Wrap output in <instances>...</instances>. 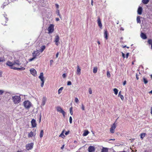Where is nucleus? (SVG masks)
<instances>
[{
    "instance_id": "5",
    "label": "nucleus",
    "mask_w": 152,
    "mask_h": 152,
    "mask_svg": "<svg viewBox=\"0 0 152 152\" xmlns=\"http://www.w3.org/2000/svg\"><path fill=\"white\" fill-rule=\"evenodd\" d=\"M39 78L40 79L42 82L41 84V86L42 87L43 86L45 80L44 79V77L43 76V72H41L40 73L39 76Z\"/></svg>"
},
{
    "instance_id": "22",
    "label": "nucleus",
    "mask_w": 152,
    "mask_h": 152,
    "mask_svg": "<svg viewBox=\"0 0 152 152\" xmlns=\"http://www.w3.org/2000/svg\"><path fill=\"white\" fill-rule=\"evenodd\" d=\"M108 149L107 148L103 147L101 152H108Z\"/></svg>"
},
{
    "instance_id": "20",
    "label": "nucleus",
    "mask_w": 152,
    "mask_h": 152,
    "mask_svg": "<svg viewBox=\"0 0 152 152\" xmlns=\"http://www.w3.org/2000/svg\"><path fill=\"white\" fill-rule=\"evenodd\" d=\"M46 100V97L45 96H43L42 99V102L41 104V105L42 106H43L45 104Z\"/></svg>"
},
{
    "instance_id": "49",
    "label": "nucleus",
    "mask_w": 152,
    "mask_h": 152,
    "mask_svg": "<svg viewBox=\"0 0 152 152\" xmlns=\"http://www.w3.org/2000/svg\"><path fill=\"white\" fill-rule=\"evenodd\" d=\"M69 131L66 132L65 133V134L66 135H67L69 134Z\"/></svg>"
},
{
    "instance_id": "58",
    "label": "nucleus",
    "mask_w": 152,
    "mask_h": 152,
    "mask_svg": "<svg viewBox=\"0 0 152 152\" xmlns=\"http://www.w3.org/2000/svg\"><path fill=\"white\" fill-rule=\"evenodd\" d=\"M70 111H72V107L70 108Z\"/></svg>"
},
{
    "instance_id": "36",
    "label": "nucleus",
    "mask_w": 152,
    "mask_h": 152,
    "mask_svg": "<svg viewBox=\"0 0 152 152\" xmlns=\"http://www.w3.org/2000/svg\"><path fill=\"white\" fill-rule=\"evenodd\" d=\"M45 45H43L42 46L41 51L42 52L45 48Z\"/></svg>"
},
{
    "instance_id": "7",
    "label": "nucleus",
    "mask_w": 152,
    "mask_h": 152,
    "mask_svg": "<svg viewBox=\"0 0 152 152\" xmlns=\"http://www.w3.org/2000/svg\"><path fill=\"white\" fill-rule=\"evenodd\" d=\"M116 127V125L115 123L111 126V127L110 129V132L112 134L114 133L115 132V129Z\"/></svg>"
},
{
    "instance_id": "28",
    "label": "nucleus",
    "mask_w": 152,
    "mask_h": 152,
    "mask_svg": "<svg viewBox=\"0 0 152 152\" xmlns=\"http://www.w3.org/2000/svg\"><path fill=\"white\" fill-rule=\"evenodd\" d=\"M56 13L57 14V15L59 16V17L61 19L62 16L60 14L59 10H57L56 11Z\"/></svg>"
},
{
    "instance_id": "13",
    "label": "nucleus",
    "mask_w": 152,
    "mask_h": 152,
    "mask_svg": "<svg viewBox=\"0 0 152 152\" xmlns=\"http://www.w3.org/2000/svg\"><path fill=\"white\" fill-rule=\"evenodd\" d=\"M97 21L99 26L101 29H102V25L101 23V19L99 17L98 18Z\"/></svg>"
},
{
    "instance_id": "31",
    "label": "nucleus",
    "mask_w": 152,
    "mask_h": 152,
    "mask_svg": "<svg viewBox=\"0 0 152 152\" xmlns=\"http://www.w3.org/2000/svg\"><path fill=\"white\" fill-rule=\"evenodd\" d=\"M43 131L42 130L40 131V135H39L40 137L41 138H42L43 137Z\"/></svg>"
},
{
    "instance_id": "50",
    "label": "nucleus",
    "mask_w": 152,
    "mask_h": 152,
    "mask_svg": "<svg viewBox=\"0 0 152 152\" xmlns=\"http://www.w3.org/2000/svg\"><path fill=\"white\" fill-rule=\"evenodd\" d=\"M126 80H125L123 83V85L124 86L126 84Z\"/></svg>"
},
{
    "instance_id": "18",
    "label": "nucleus",
    "mask_w": 152,
    "mask_h": 152,
    "mask_svg": "<svg viewBox=\"0 0 152 152\" xmlns=\"http://www.w3.org/2000/svg\"><path fill=\"white\" fill-rule=\"evenodd\" d=\"M76 74L79 75H80L81 74V69L78 65L77 66Z\"/></svg>"
},
{
    "instance_id": "64",
    "label": "nucleus",
    "mask_w": 152,
    "mask_h": 152,
    "mask_svg": "<svg viewBox=\"0 0 152 152\" xmlns=\"http://www.w3.org/2000/svg\"><path fill=\"white\" fill-rule=\"evenodd\" d=\"M119 152H126V151H120Z\"/></svg>"
},
{
    "instance_id": "32",
    "label": "nucleus",
    "mask_w": 152,
    "mask_h": 152,
    "mask_svg": "<svg viewBox=\"0 0 152 152\" xmlns=\"http://www.w3.org/2000/svg\"><path fill=\"white\" fill-rule=\"evenodd\" d=\"M143 82L145 84H146L148 83V81L147 80L145 77L143 78Z\"/></svg>"
},
{
    "instance_id": "27",
    "label": "nucleus",
    "mask_w": 152,
    "mask_h": 152,
    "mask_svg": "<svg viewBox=\"0 0 152 152\" xmlns=\"http://www.w3.org/2000/svg\"><path fill=\"white\" fill-rule=\"evenodd\" d=\"M118 96H119L122 100H123L124 99V97L123 95L121 94V91L119 92L118 94Z\"/></svg>"
},
{
    "instance_id": "45",
    "label": "nucleus",
    "mask_w": 152,
    "mask_h": 152,
    "mask_svg": "<svg viewBox=\"0 0 152 152\" xmlns=\"http://www.w3.org/2000/svg\"><path fill=\"white\" fill-rule=\"evenodd\" d=\"M122 56L123 58H125V55L124 53L122 52Z\"/></svg>"
},
{
    "instance_id": "1",
    "label": "nucleus",
    "mask_w": 152,
    "mask_h": 152,
    "mask_svg": "<svg viewBox=\"0 0 152 152\" xmlns=\"http://www.w3.org/2000/svg\"><path fill=\"white\" fill-rule=\"evenodd\" d=\"M6 65L10 67V68L14 70H17L19 71L23 70L25 69L24 67L18 68L21 64L20 63L19 60L15 61L13 62L10 61H7L6 64Z\"/></svg>"
},
{
    "instance_id": "14",
    "label": "nucleus",
    "mask_w": 152,
    "mask_h": 152,
    "mask_svg": "<svg viewBox=\"0 0 152 152\" xmlns=\"http://www.w3.org/2000/svg\"><path fill=\"white\" fill-rule=\"evenodd\" d=\"M31 123L32 127H35L36 126L37 124L35 119H32L31 121Z\"/></svg>"
},
{
    "instance_id": "2",
    "label": "nucleus",
    "mask_w": 152,
    "mask_h": 152,
    "mask_svg": "<svg viewBox=\"0 0 152 152\" xmlns=\"http://www.w3.org/2000/svg\"><path fill=\"white\" fill-rule=\"evenodd\" d=\"M7 16V15L6 14H4L1 17L0 21L2 25H6V23L8 20Z\"/></svg>"
},
{
    "instance_id": "39",
    "label": "nucleus",
    "mask_w": 152,
    "mask_h": 152,
    "mask_svg": "<svg viewBox=\"0 0 152 152\" xmlns=\"http://www.w3.org/2000/svg\"><path fill=\"white\" fill-rule=\"evenodd\" d=\"M69 122L70 124H71L72 122V118L71 116H70L69 118Z\"/></svg>"
},
{
    "instance_id": "56",
    "label": "nucleus",
    "mask_w": 152,
    "mask_h": 152,
    "mask_svg": "<svg viewBox=\"0 0 152 152\" xmlns=\"http://www.w3.org/2000/svg\"><path fill=\"white\" fill-rule=\"evenodd\" d=\"M58 53H56V58H57L58 57Z\"/></svg>"
},
{
    "instance_id": "24",
    "label": "nucleus",
    "mask_w": 152,
    "mask_h": 152,
    "mask_svg": "<svg viewBox=\"0 0 152 152\" xmlns=\"http://www.w3.org/2000/svg\"><path fill=\"white\" fill-rule=\"evenodd\" d=\"M150 0H142V2L144 4H147L149 2Z\"/></svg>"
},
{
    "instance_id": "52",
    "label": "nucleus",
    "mask_w": 152,
    "mask_h": 152,
    "mask_svg": "<svg viewBox=\"0 0 152 152\" xmlns=\"http://www.w3.org/2000/svg\"><path fill=\"white\" fill-rule=\"evenodd\" d=\"M56 21H58L59 20V19L58 18H56Z\"/></svg>"
},
{
    "instance_id": "42",
    "label": "nucleus",
    "mask_w": 152,
    "mask_h": 152,
    "mask_svg": "<svg viewBox=\"0 0 152 152\" xmlns=\"http://www.w3.org/2000/svg\"><path fill=\"white\" fill-rule=\"evenodd\" d=\"M82 109L83 110H85V107L83 104H82V107H81Z\"/></svg>"
},
{
    "instance_id": "47",
    "label": "nucleus",
    "mask_w": 152,
    "mask_h": 152,
    "mask_svg": "<svg viewBox=\"0 0 152 152\" xmlns=\"http://www.w3.org/2000/svg\"><path fill=\"white\" fill-rule=\"evenodd\" d=\"M129 53H127L126 54V58H127L128 57V56H129Z\"/></svg>"
},
{
    "instance_id": "25",
    "label": "nucleus",
    "mask_w": 152,
    "mask_h": 152,
    "mask_svg": "<svg viewBox=\"0 0 152 152\" xmlns=\"http://www.w3.org/2000/svg\"><path fill=\"white\" fill-rule=\"evenodd\" d=\"M89 132L88 130L85 131L83 134V136H87L89 133Z\"/></svg>"
},
{
    "instance_id": "61",
    "label": "nucleus",
    "mask_w": 152,
    "mask_h": 152,
    "mask_svg": "<svg viewBox=\"0 0 152 152\" xmlns=\"http://www.w3.org/2000/svg\"><path fill=\"white\" fill-rule=\"evenodd\" d=\"M151 114H152V107L151 108Z\"/></svg>"
},
{
    "instance_id": "38",
    "label": "nucleus",
    "mask_w": 152,
    "mask_h": 152,
    "mask_svg": "<svg viewBox=\"0 0 152 152\" xmlns=\"http://www.w3.org/2000/svg\"><path fill=\"white\" fill-rule=\"evenodd\" d=\"M107 76L108 77H110V75L108 71H107Z\"/></svg>"
},
{
    "instance_id": "17",
    "label": "nucleus",
    "mask_w": 152,
    "mask_h": 152,
    "mask_svg": "<svg viewBox=\"0 0 152 152\" xmlns=\"http://www.w3.org/2000/svg\"><path fill=\"white\" fill-rule=\"evenodd\" d=\"M108 34L107 29L104 30V38L106 40H107L108 39Z\"/></svg>"
},
{
    "instance_id": "41",
    "label": "nucleus",
    "mask_w": 152,
    "mask_h": 152,
    "mask_svg": "<svg viewBox=\"0 0 152 152\" xmlns=\"http://www.w3.org/2000/svg\"><path fill=\"white\" fill-rule=\"evenodd\" d=\"M75 101L76 103H77L79 102V100L77 98L75 97Z\"/></svg>"
},
{
    "instance_id": "44",
    "label": "nucleus",
    "mask_w": 152,
    "mask_h": 152,
    "mask_svg": "<svg viewBox=\"0 0 152 152\" xmlns=\"http://www.w3.org/2000/svg\"><path fill=\"white\" fill-rule=\"evenodd\" d=\"M4 91L2 90H0V95H2L4 93Z\"/></svg>"
},
{
    "instance_id": "55",
    "label": "nucleus",
    "mask_w": 152,
    "mask_h": 152,
    "mask_svg": "<svg viewBox=\"0 0 152 152\" xmlns=\"http://www.w3.org/2000/svg\"><path fill=\"white\" fill-rule=\"evenodd\" d=\"M4 61V60L1 59V58H0V62H3Z\"/></svg>"
},
{
    "instance_id": "40",
    "label": "nucleus",
    "mask_w": 152,
    "mask_h": 152,
    "mask_svg": "<svg viewBox=\"0 0 152 152\" xmlns=\"http://www.w3.org/2000/svg\"><path fill=\"white\" fill-rule=\"evenodd\" d=\"M89 92L90 94H92V91L91 88H89Z\"/></svg>"
},
{
    "instance_id": "9",
    "label": "nucleus",
    "mask_w": 152,
    "mask_h": 152,
    "mask_svg": "<svg viewBox=\"0 0 152 152\" xmlns=\"http://www.w3.org/2000/svg\"><path fill=\"white\" fill-rule=\"evenodd\" d=\"M33 143H31L26 145V149L28 150H29L32 149L33 148Z\"/></svg>"
},
{
    "instance_id": "63",
    "label": "nucleus",
    "mask_w": 152,
    "mask_h": 152,
    "mask_svg": "<svg viewBox=\"0 0 152 152\" xmlns=\"http://www.w3.org/2000/svg\"><path fill=\"white\" fill-rule=\"evenodd\" d=\"M149 93L152 94V90L149 92Z\"/></svg>"
},
{
    "instance_id": "6",
    "label": "nucleus",
    "mask_w": 152,
    "mask_h": 152,
    "mask_svg": "<svg viewBox=\"0 0 152 152\" xmlns=\"http://www.w3.org/2000/svg\"><path fill=\"white\" fill-rule=\"evenodd\" d=\"M24 106L26 108L28 109L31 106V103L28 101H25L23 102Z\"/></svg>"
},
{
    "instance_id": "19",
    "label": "nucleus",
    "mask_w": 152,
    "mask_h": 152,
    "mask_svg": "<svg viewBox=\"0 0 152 152\" xmlns=\"http://www.w3.org/2000/svg\"><path fill=\"white\" fill-rule=\"evenodd\" d=\"M142 7H139L137 10V13L139 15H141L142 14Z\"/></svg>"
},
{
    "instance_id": "43",
    "label": "nucleus",
    "mask_w": 152,
    "mask_h": 152,
    "mask_svg": "<svg viewBox=\"0 0 152 152\" xmlns=\"http://www.w3.org/2000/svg\"><path fill=\"white\" fill-rule=\"evenodd\" d=\"M72 84V83L71 81H69L67 82V85H71Z\"/></svg>"
},
{
    "instance_id": "23",
    "label": "nucleus",
    "mask_w": 152,
    "mask_h": 152,
    "mask_svg": "<svg viewBox=\"0 0 152 152\" xmlns=\"http://www.w3.org/2000/svg\"><path fill=\"white\" fill-rule=\"evenodd\" d=\"M141 17L140 16H138L137 18V23H141V21L140 20V18Z\"/></svg>"
},
{
    "instance_id": "57",
    "label": "nucleus",
    "mask_w": 152,
    "mask_h": 152,
    "mask_svg": "<svg viewBox=\"0 0 152 152\" xmlns=\"http://www.w3.org/2000/svg\"><path fill=\"white\" fill-rule=\"evenodd\" d=\"M64 145H63L62 146V147H61V149H63L64 147Z\"/></svg>"
},
{
    "instance_id": "48",
    "label": "nucleus",
    "mask_w": 152,
    "mask_h": 152,
    "mask_svg": "<svg viewBox=\"0 0 152 152\" xmlns=\"http://www.w3.org/2000/svg\"><path fill=\"white\" fill-rule=\"evenodd\" d=\"M55 5L56 6V7L57 8H59V5L58 4H55Z\"/></svg>"
},
{
    "instance_id": "4",
    "label": "nucleus",
    "mask_w": 152,
    "mask_h": 152,
    "mask_svg": "<svg viewBox=\"0 0 152 152\" xmlns=\"http://www.w3.org/2000/svg\"><path fill=\"white\" fill-rule=\"evenodd\" d=\"M54 25L53 24H50L48 27L47 30L48 31V34H51L54 31Z\"/></svg>"
},
{
    "instance_id": "30",
    "label": "nucleus",
    "mask_w": 152,
    "mask_h": 152,
    "mask_svg": "<svg viewBox=\"0 0 152 152\" xmlns=\"http://www.w3.org/2000/svg\"><path fill=\"white\" fill-rule=\"evenodd\" d=\"M97 68L96 67H94L93 70V72L94 73H96L97 72Z\"/></svg>"
},
{
    "instance_id": "8",
    "label": "nucleus",
    "mask_w": 152,
    "mask_h": 152,
    "mask_svg": "<svg viewBox=\"0 0 152 152\" xmlns=\"http://www.w3.org/2000/svg\"><path fill=\"white\" fill-rule=\"evenodd\" d=\"M33 131H31L28 133V137H32L33 136H35L36 134V129H33Z\"/></svg>"
},
{
    "instance_id": "54",
    "label": "nucleus",
    "mask_w": 152,
    "mask_h": 152,
    "mask_svg": "<svg viewBox=\"0 0 152 152\" xmlns=\"http://www.w3.org/2000/svg\"><path fill=\"white\" fill-rule=\"evenodd\" d=\"M70 113L71 114V115H73V111H70Z\"/></svg>"
},
{
    "instance_id": "60",
    "label": "nucleus",
    "mask_w": 152,
    "mask_h": 152,
    "mask_svg": "<svg viewBox=\"0 0 152 152\" xmlns=\"http://www.w3.org/2000/svg\"><path fill=\"white\" fill-rule=\"evenodd\" d=\"M2 72L0 71V77L1 76Z\"/></svg>"
},
{
    "instance_id": "46",
    "label": "nucleus",
    "mask_w": 152,
    "mask_h": 152,
    "mask_svg": "<svg viewBox=\"0 0 152 152\" xmlns=\"http://www.w3.org/2000/svg\"><path fill=\"white\" fill-rule=\"evenodd\" d=\"M66 76V75L65 73L63 74L62 75V77L63 78H65Z\"/></svg>"
},
{
    "instance_id": "11",
    "label": "nucleus",
    "mask_w": 152,
    "mask_h": 152,
    "mask_svg": "<svg viewBox=\"0 0 152 152\" xmlns=\"http://www.w3.org/2000/svg\"><path fill=\"white\" fill-rule=\"evenodd\" d=\"M57 111L60 112L64 116H65V113L60 107H57Z\"/></svg>"
},
{
    "instance_id": "35",
    "label": "nucleus",
    "mask_w": 152,
    "mask_h": 152,
    "mask_svg": "<svg viewBox=\"0 0 152 152\" xmlns=\"http://www.w3.org/2000/svg\"><path fill=\"white\" fill-rule=\"evenodd\" d=\"M148 42L150 45L152 44V40L151 39H149L148 41Z\"/></svg>"
},
{
    "instance_id": "26",
    "label": "nucleus",
    "mask_w": 152,
    "mask_h": 152,
    "mask_svg": "<svg viewBox=\"0 0 152 152\" xmlns=\"http://www.w3.org/2000/svg\"><path fill=\"white\" fill-rule=\"evenodd\" d=\"M146 134L145 133H142L140 134V138L142 139H143V138L145 137Z\"/></svg>"
},
{
    "instance_id": "12",
    "label": "nucleus",
    "mask_w": 152,
    "mask_h": 152,
    "mask_svg": "<svg viewBox=\"0 0 152 152\" xmlns=\"http://www.w3.org/2000/svg\"><path fill=\"white\" fill-rule=\"evenodd\" d=\"M30 71L31 74L34 76H36L37 75V71L34 69L33 68L30 69Z\"/></svg>"
},
{
    "instance_id": "37",
    "label": "nucleus",
    "mask_w": 152,
    "mask_h": 152,
    "mask_svg": "<svg viewBox=\"0 0 152 152\" xmlns=\"http://www.w3.org/2000/svg\"><path fill=\"white\" fill-rule=\"evenodd\" d=\"M35 57H33L32 58L29 59V61H33V60H34V59H35Z\"/></svg>"
},
{
    "instance_id": "21",
    "label": "nucleus",
    "mask_w": 152,
    "mask_h": 152,
    "mask_svg": "<svg viewBox=\"0 0 152 152\" xmlns=\"http://www.w3.org/2000/svg\"><path fill=\"white\" fill-rule=\"evenodd\" d=\"M141 37L144 39H146L147 38V37L145 34L143 33L142 32L140 34Z\"/></svg>"
},
{
    "instance_id": "15",
    "label": "nucleus",
    "mask_w": 152,
    "mask_h": 152,
    "mask_svg": "<svg viewBox=\"0 0 152 152\" xmlns=\"http://www.w3.org/2000/svg\"><path fill=\"white\" fill-rule=\"evenodd\" d=\"M95 150V148L94 146H90L88 148V151L89 152H94Z\"/></svg>"
},
{
    "instance_id": "16",
    "label": "nucleus",
    "mask_w": 152,
    "mask_h": 152,
    "mask_svg": "<svg viewBox=\"0 0 152 152\" xmlns=\"http://www.w3.org/2000/svg\"><path fill=\"white\" fill-rule=\"evenodd\" d=\"M39 54V53L37 50L34 51L32 53L33 57H35V58H36L37 56Z\"/></svg>"
},
{
    "instance_id": "10",
    "label": "nucleus",
    "mask_w": 152,
    "mask_h": 152,
    "mask_svg": "<svg viewBox=\"0 0 152 152\" xmlns=\"http://www.w3.org/2000/svg\"><path fill=\"white\" fill-rule=\"evenodd\" d=\"M60 38L58 35H57L55 38L54 42H55L56 45L58 46V43L59 41Z\"/></svg>"
},
{
    "instance_id": "62",
    "label": "nucleus",
    "mask_w": 152,
    "mask_h": 152,
    "mask_svg": "<svg viewBox=\"0 0 152 152\" xmlns=\"http://www.w3.org/2000/svg\"><path fill=\"white\" fill-rule=\"evenodd\" d=\"M97 43L98 44H99V45H100V42L99 41H97Z\"/></svg>"
},
{
    "instance_id": "34",
    "label": "nucleus",
    "mask_w": 152,
    "mask_h": 152,
    "mask_svg": "<svg viewBox=\"0 0 152 152\" xmlns=\"http://www.w3.org/2000/svg\"><path fill=\"white\" fill-rule=\"evenodd\" d=\"M113 91L115 94L116 95H117L118 93V90L117 89L115 88L114 89Z\"/></svg>"
},
{
    "instance_id": "3",
    "label": "nucleus",
    "mask_w": 152,
    "mask_h": 152,
    "mask_svg": "<svg viewBox=\"0 0 152 152\" xmlns=\"http://www.w3.org/2000/svg\"><path fill=\"white\" fill-rule=\"evenodd\" d=\"M12 99L15 104L19 103L21 100V98L20 96L15 95L12 97Z\"/></svg>"
},
{
    "instance_id": "53",
    "label": "nucleus",
    "mask_w": 152,
    "mask_h": 152,
    "mask_svg": "<svg viewBox=\"0 0 152 152\" xmlns=\"http://www.w3.org/2000/svg\"><path fill=\"white\" fill-rule=\"evenodd\" d=\"M123 48H129V47H127L126 46V45H125V46H123Z\"/></svg>"
},
{
    "instance_id": "59",
    "label": "nucleus",
    "mask_w": 152,
    "mask_h": 152,
    "mask_svg": "<svg viewBox=\"0 0 152 152\" xmlns=\"http://www.w3.org/2000/svg\"><path fill=\"white\" fill-rule=\"evenodd\" d=\"M91 4L92 6L93 5V0H91Z\"/></svg>"
},
{
    "instance_id": "29",
    "label": "nucleus",
    "mask_w": 152,
    "mask_h": 152,
    "mask_svg": "<svg viewBox=\"0 0 152 152\" xmlns=\"http://www.w3.org/2000/svg\"><path fill=\"white\" fill-rule=\"evenodd\" d=\"M64 130H63L61 133V134L60 135L59 137H61L62 138H64L65 137V135L64 134Z\"/></svg>"
},
{
    "instance_id": "33",
    "label": "nucleus",
    "mask_w": 152,
    "mask_h": 152,
    "mask_svg": "<svg viewBox=\"0 0 152 152\" xmlns=\"http://www.w3.org/2000/svg\"><path fill=\"white\" fill-rule=\"evenodd\" d=\"M63 89V87H61L58 90V94H60Z\"/></svg>"
},
{
    "instance_id": "51",
    "label": "nucleus",
    "mask_w": 152,
    "mask_h": 152,
    "mask_svg": "<svg viewBox=\"0 0 152 152\" xmlns=\"http://www.w3.org/2000/svg\"><path fill=\"white\" fill-rule=\"evenodd\" d=\"M136 78L137 79V80H138L139 79V78L138 77L137 74H136Z\"/></svg>"
}]
</instances>
